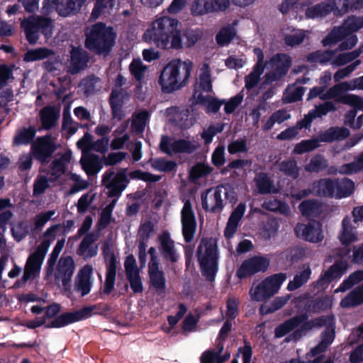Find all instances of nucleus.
<instances>
[{"label": "nucleus", "instance_id": "obj_10", "mask_svg": "<svg viewBox=\"0 0 363 363\" xmlns=\"http://www.w3.org/2000/svg\"><path fill=\"white\" fill-rule=\"evenodd\" d=\"M127 169H123L116 174L107 170L102 177V184L108 189V197H119L126 188L129 180L126 175Z\"/></svg>", "mask_w": 363, "mask_h": 363}, {"label": "nucleus", "instance_id": "obj_42", "mask_svg": "<svg viewBox=\"0 0 363 363\" xmlns=\"http://www.w3.org/2000/svg\"><path fill=\"white\" fill-rule=\"evenodd\" d=\"M311 275V269L308 265L300 273L296 274L294 279L290 281L287 285V289L290 291L298 289L303 284L307 283Z\"/></svg>", "mask_w": 363, "mask_h": 363}, {"label": "nucleus", "instance_id": "obj_59", "mask_svg": "<svg viewBox=\"0 0 363 363\" xmlns=\"http://www.w3.org/2000/svg\"><path fill=\"white\" fill-rule=\"evenodd\" d=\"M116 4V0H95L91 11V17L98 18L106 9H111Z\"/></svg>", "mask_w": 363, "mask_h": 363}, {"label": "nucleus", "instance_id": "obj_9", "mask_svg": "<svg viewBox=\"0 0 363 363\" xmlns=\"http://www.w3.org/2000/svg\"><path fill=\"white\" fill-rule=\"evenodd\" d=\"M92 222L90 216H86L75 236L76 238H79L85 235L77 250V254L84 259L94 257L98 253V245H93L97 240L96 236L93 233H86L91 228Z\"/></svg>", "mask_w": 363, "mask_h": 363}, {"label": "nucleus", "instance_id": "obj_38", "mask_svg": "<svg viewBox=\"0 0 363 363\" xmlns=\"http://www.w3.org/2000/svg\"><path fill=\"white\" fill-rule=\"evenodd\" d=\"M352 230L350 219L347 217L344 218L342 221V231L339 235V239L342 245L345 247H349L352 242L357 239Z\"/></svg>", "mask_w": 363, "mask_h": 363}, {"label": "nucleus", "instance_id": "obj_15", "mask_svg": "<svg viewBox=\"0 0 363 363\" xmlns=\"http://www.w3.org/2000/svg\"><path fill=\"white\" fill-rule=\"evenodd\" d=\"M347 268L348 263L346 260H337L320 274L318 279L315 281L314 287L318 290L326 289L333 280L341 278L346 272Z\"/></svg>", "mask_w": 363, "mask_h": 363}, {"label": "nucleus", "instance_id": "obj_11", "mask_svg": "<svg viewBox=\"0 0 363 363\" xmlns=\"http://www.w3.org/2000/svg\"><path fill=\"white\" fill-rule=\"evenodd\" d=\"M94 306H84L82 309L63 313L45 325L46 328H60L85 320L91 316Z\"/></svg>", "mask_w": 363, "mask_h": 363}, {"label": "nucleus", "instance_id": "obj_54", "mask_svg": "<svg viewBox=\"0 0 363 363\" xmlns=\"http://www.w3.org/2000/svg\"><path fill=\"white\" fill-rule=\"evenodd\" d=\"M235 34V30L233 27H224L221 28L216 34V43L220 46L228 45L234 38Z\"/></svg>", "mask_w": 363, "mask_h": 363}, {"label": "nucleus", "instance_id": "obj_21", "mask_svg": "<svg viewBox=\"0 0 363 363\" xmlns=\"http://www.w3.org/2000/svg\"><path fill=\"white\" fill-rule=\"evenodd\" d=\"M245 203L241 202L232 211L224 230V235L225 238H230L236 233L239 223L245 214Z\"/></svg>", "mask_w": 363, "mask_h": 363}, {"label": "nucleus", "instance_id": "obj_57", "mask_svg": "<svg viewBox=\"0 0 363 363\" xmlns=\"http://www.w3.org/2000/svg\"><path fill=\"white\" fill-rule=\"evenodd\" d=\"M153 169L162 172H170L176 169L177 164L172 160H167L165 158H156L152 162Z\"/></svg>", "mask_w": 363, "mask_h": 363}, {"label": "nucleus", "instance_id": "obj_16", "mask_svg": "<svg viewBox=\"0 0 363 363\" xmlns=\"http://www.w3.org/2000/svg\"><path fill=\"white\" fill-rule=\"evenodd\" d=\"M270 62L275 68L265 74L267 83H272L284 77L291 65V59L287 54L277 53L270 59Z\"/></svg>", "mask_w": 363, "mask_h": 363}, {"label": "nucleus", "instance_id": "obj_5", "mask_svg": "<svg viewBox=\"0 0 363 363\" xmlns=\"http://www.w3.org/2000/svg\"><path fill=\"white\" fill-rule=\"evenodd\" d=\"M196 256L202 276L208 282L214 281L218 271L216 240L213 238H203L198 246Z\"/></svg>", "mask_w": 363, "mask_h": 363}, {"label": "nucleus", "instance_id": "obj_13", "mask_svg": "<svg viewBox=\"0 0 363 363\" xmlns=\"http://www.w3.org/2000/svg\"><path fill=\"white\" fill-rule=\"evenodd\" d=\"M222 195L223 187L220 186H216L214 189H208L202 192L201 199L203 209L212 213H220L225 207Z\"/></svg>", "mask_w": 363, "mask_h": 363}, {"label": "nucleus", "instance_id": "obj_12", "mask_svg": "<svg viewBox=\"0 0 363 363\" xmlns=\"http://www.w3.org/2000/svg\"><path fill=\"white\" fill-rule=\"evenodd\" d=\"M182 233L185 242L193 241L196 231L197 223L190 200H186L181 211Z\"/></svg>", "mask_w": 363, "mask_h": 363}, {"label": "nucleus", "instance_id": "obj_63", "mask_svg": "<svg viewBox=\"0 0 363 363\" xmlns=\"http://www.w3.org/2000/svg\"><path fill=\"white\" fill-rule=\"evenodd\" d=\"M55 211H48L36 215L34 218V227L31 228L32 233L42 230L45 223L55 215Z\"/></svg>", "mask_w": 363, "mask_h": 363}, {"label": "nucleus", "instance_id": "obj_35", "mask_svg": "<svg viewBox=\"0 0 363 363\" xmlns=\"http://www.w3.org/2000/svg\"><path fill=\"white\" fill-rule=\"evenodd\" d=\"M338 172L342 175H352L363 172V151L354 157V161L341 165Z\"/></svg>", "mask_w": 363, "mask_h": 363}, {"label": "nucleus", "instance_id": "obj_62", "mask_svg": "<svg viewBox=\"0 0 363 363\" xmlns=\"http://www.w3.org/2000/svg\"><path fill=\"white\" fill-rule=\"evenodd\" d=\"M150 284L157 292H163L166 288V278L164 272L148 274Z\"/></svg>", "mask_w": 363, "mask_h": 363}, {"label": "nucleus", "instance_id": "obj_56", "mask_svg": "<svg viewBox=\"0 0 363 363\" xmlns=\"http://www.w3.org/2000/svg\"><path fill=\"white\" fill-rule=\"evenodd\" d=\"M362 54V50L356 49L353 51L339 54L333 61V65L336 66L345 65L354 60Z\"/></svg>", "mask_w": 363, "mask_h": 363}, {"label": "nucleus", "instance_id": "obj_30", "mask_svg": "<svg viewBox=\"0 0 363 363\" xmlns=\"http://www.w3.org/2000/svg\"><path fill=\"white\" fill-rule=\"evenodd\" d=\"M122 89L118 90V89L113 88L109 96L112 117L118 121H121L125 117V113L123 110V101L120 99Z\"/></svg>", "mask_w": 363, "mask_h": 363}, {"label": "nucleus", "instance_id": "obj_39", "mask_svg": "<svg viewBox=\"0 0 363 363\" xmlns=\"http://www.w3.org/2000/svg\"><path fill=\"white\" fill-rule=\"evenodd\" d=\"M305 307L307 311L311 313H318L330 307V300L327 296L318 297L315 299L308 300Z\"/></svg>", "mask_w": 363, "mask_h": 363}, {"label": "nucleus", "instance_id": "obj_40", "mask_svg": "<svg viewBox=\"0 0 363 363\" xmlns=\"http://www.w3.org/2000/svg\"><path fill=\"white\" fill-rule=\"evenodd\" d=\"M336 53L337 50H316L308 55L307 61L311 63L325 65L335 57Z\"/></svg>", "mask_w": 363, "mask_h": 363}, {"label": "nucleus", "instance_id": "obj_19", "mask_svg": "<svg viewBox=\"0 0 363 363\" xmlns=\"http://www.w3.org/2000/svg\"><path fill=\"white\" fill-rule=\"evenodd\" d=\"M158 240L159 250L163 258L172 263H175L179 260V255L174 246V242L171 239L170 235L167 231L163 232L159 235Z\"/></svg>", "mask_w": 363, "mask_h": 363}, {"label": "nucleus", "instance_id": "obj_28", "mask_svg": "<svg viewBox=\"0 0 363 363\" xmlns=\"http://www.w3.org/2000/svg\"><path fill=\"white\" fill-rule=\"evenodd\" d=\"M105 261L106 262V272L103 292L105 294H109L114 289L117 269V259L116 255H112L111 258Z\"/></svg>", "mask_w": 363, "mask_h": 363}, {"label": "nucleus", "instance_id": "obj_50", "mask_svg": "<svg viewBox=\"0 0 363 363\" xmlns=\"http://www.w3.org/2000/svg\"><path fill=\"white\" fill-rule=\"evenodd\" d=\"M328 167V161L321 155H316L313 157L305 169L309 172L318 173L325 170Z\"/></svg>", "mask_w": 363, "mask_h": 363}, {"label": "nucleus", "instance_id": "obj_23", "mask_svg": "<svg viewBox=\"0 0 363 363\" xmlns=\"http://www.w3.org/2000/svg\"><path fill=\"white\" fill-rule=\"evenodd\" d=\"M50 244L51 240H43L36 250L28 257L26 265L39 272Z\"/></svg>", "mask_w": 363, "mask_h": 363}, {"label": "nucleus", "instance_id": "obj_26", "mask_svg": "<svg viewBox=\"0 0 363 363\" xmlns=\"http://www.w3.org/2000/svg\"><path fill=\"white\" fill-rule=\"evenodd\" d=\"M350 135V130L345 127H330L319 135V140L322 143H331L346 139Z\"/></svg>", "mask_w": 363, "mask_h": 363}, {"label": "nucleus", "instance_id": "obj_47", "mask_svg": "<svg viewBox=\"0 0 363 363\" xmlns=\"http://www.w3.org/2000/svg\"><path fill=\"white\" fill-rule=\"evenodd\" d=\"M52 52L46 48L28 50L24 54L23 60L27 62L41 60L48 57Z\"/></svg>", "mask_w": 363, "mask_h": 363}, {"label": "nucleus", "instance_id": "obj_52", "mask_svg": "<svg viewBox=\"0 0 363 363\" xmlns=\"http://www.w3.org/2000/svg\"><path fill=\"white\" fill-rule=\"evenodd\" d=\"M257 188L258 189V192L261 194H267L272 192H274L273 191V182L270 179L268 175L266 173H262L259 175V177L255 179Z\"/></svg>", "mask_w": 363, "mask_h": 363}, {"label": "nucleus", "instance_id": "obj_24", "mask_svg": "<svg viewBox=\"0 0 363 363\" xmlns=\"http://www.w3.org/2000/svg\"><path fill=\"white\" fill-rule=\"evenodd\" d=\"M86 0H60L56 11L59 16L68 17L80 12Z\"/></svg>", "mask_w": 363, "mask_h": 363}, {"label": "nucleus", "instance_id": "obj_17", "mask_svg": "<svg viewBox=\"0 0 363 363\" xmlns=\"http://www.w3.org/2000/svg\"><path fill=\"white\" fill-rule=\"evenodd\" d=\"M294 231L298 238L310 242L317 243L323 240L321 225L315 220L309 221L307 224L298 223Z\"/></svg>", "mask_w": 363, "mask_h": 363}, {"label": "nucleus", "instance_id": "obj_58", "mask_svg": "<svg viewBox=\"0 0 363 363\" xmlns=\"http://www.w3.org/2000/svg\"><path fill=\"white\" fill-rule=\"evenodd\" d=\"M319 135L317 139H309L302 140L300 143L297 144L294 147V152L296 154H303L305 152H308L312 151L319 146Z\"/></svg>", "mask_w": 363, "mask_h": 363}, {"label": "nucleus", "instance_id": "obj_36", "mask_svg": "<svg viewBox=\"0 0 363 363\" xmlns=\"http://www.w3.org/2000/svg\"><path fill=\"white\" fill-rule=\"evenodd\" d=\"M298 208L301 214L306 217H318L322 213L320 203L314 199L304 200L299 204Z\"/></svg>", "mask_w": 363, "mask_h": 363}, {"label": "nucleus", "instance_id": "obj_29", "mask_svg": "<svg viewBox=\"0 0 363 363\" xmlns=\"http://www.w3.org/2000/svg\"><path fill=\"white\" fill-rule=\"evenodd\" d=\"M37 130L33 125L23 127L18 129L13 137V145H28L33 142Z\"/></svg>", "mask_w": 363, "mask_h": 363}, {"label": "nucleus", "instance_id": "obj_45", "mask_svg": "<svg viewBox=\"0 0 363 363\" xmlns=\"http://www.w3.org/2000/svg\"><path fill=\"white\" fill-rule=\"evenodd\" d=\"M342 26H335L331 31L322 40V44L324 47L331 46L338 42L342 41L347 37Z\"/></svg>", "mask_w": 363, "mask_h": 363}, {"label": "nucleus", "instance_id": "obj_27", "mask_svg": "<svg viewBox=\"0 0 363 363\" xmlns=\"http://www.w3.org/2000/svg\"><path fill=\"white\" fill-rule=\"evenodd\" d=\"M71 158L72 152L68 151L61 155L60 157L52 160L50 165V169L51 170V176L53 177L54 181L58 179L65 174L67 166L70 162Z\"/></svg>", "mask_w": 363, "mask_h": 363}, {"label": "nucleus", "instance_id": "obj_14", "mask_svg": "<svg viewBox=\"0 0 363 363\" xmlns=\"http://www.w3.org/2000/svg\"><path fill=\"white\" fill-rule=\"evenodd\" d=\"M269 266L267 258L254 256L245 259L236 271V277L240 279H246L259 272H265Z\"/></svg>", "mask_w": 363, "mask_h": 363}, {"label": "nucleus", "instance_id": "obj_8", "mask_svg": "<svg viewBox=\"0 0 363 363\" xmlns=\"http://www.w3.org/2000/svg\"><path fill=\"white\" fill-rule=\"evenodd\" d=\"M286 279L284 273L274 274L265 278L254 289L250 290V297L255 301H264L278 292L283 282Z\"/></svg>", "mask_w": 363, "mask_h": 363}, {"label": "nucleus", "instance_id": "obj_64", "mask_svg": "<svg viewBox=\"0 0 363 363\" xmlns=\"http://www.w3.org/2000/svg\"><path fill=\"white\" fill-rule=\"evenodd\" d=\"M279 169L284 174L294 179H296L298 176L297 164L294 160L282 161L279 165Z\"/></svg>", "mask_w": 363, "mask_h": 363}, {"label": "nucleus", "instance_id": "obj_49", "mask_svg": "<svg viewBox=\"0 0 363 363\" xmlns=\"http://www.w3.org/2000/svg\"><path fill=\"white\" fill-rule=\"evenodd\" d=\"M210 0H194L191 6V14L194 16H202L211 13Z\"/></svg>", "mask_w": 363, "mask_h": 363}, {"label": "nucleus", "instance_id": "obj_2", "mask_svg": "<svg viewBox=\"0 0 363 363\" xmlns=\"http://www.w3.org/2000/svg\"><path fill=\"white\" fill-rule=\"evenodd\" d=\"M191 65L181 60H172L160 72L158 84L162 93L171 94L184 87L190 77Z\"/></svg>", "mask_w": 363, "mask_h": 363}, {"label": "nucleus", "instance_id": "obj_32", "mask_svg": "<svg viewBox=\"0 0 363 363\" xmlns=\"http://www.w3.org/2000/svg\"><path fill=\"white\" fill-rule=\"evenodd\" d=\"M75 264L71 256L61 257L57 268L55 279L62 277H72Z\"/></svg>", "mask_w": 363, "mask_h": 363}, {"label": "nucleus", "instance_id": "obj_44", "mask_svg": "<svg viewBox=\"0 0 363 363\" xmlns=\"http://www.w3.org/2000/svg\"><path fill=\"white\" fill-rule=\"evenodd\" d=\"M150 117V113L146 109L135 113L133 115L132 127L136 132L143 133L149 122Z\"/></svg>", "mask_w": 363, "mask_h": 363}, {"label": "nucleus", "instance_id": "obj_18", "mask_svg": "<svg viewBox=\"0 0 363 363\" xmlns=\"http://www.w3.org/2000/svg\"><path fill=\"white\" fill-rule=\"evenodd\" d=\"M308 320L307 313L295 315L285 320L275 328L274 337L276 338H281L289 334L286 337H288L294 330H299Z\"/></svg>", "mask_w": 363, "mask_h": 363}, {"label": "nucleus", "instance_id": "obj_41", "mask_svg": "<svg viewBox=\"0 0 363 363\" xmlns=\"http://www.w3.org/2000/svg\"><path fill=\"white\" fill-rule=\"evenodd\" d=\"M354 183L348 178L337 180L335 189V198L342 199L350 196L354 191Z\"/></svg>", "mask_w": 363, "mask_h": 363}, {"label": "nucleus", "instance_id": "obj_61", "mask_svg": "<svg viewBox=\"0 0 363 363\" xmlns=\"http://www.w3.org/2000/svg\"><path fill=\"white\" fill-rule=\"evenodd\" d=\"M99 80V78L94 75H90L82 80L80 86L86 96H89L95 93L96 84Z\"/></svg>", "mask_w": 363, "mask_h": 363}, {"label": "nucleus", "instance_id": "obj_37", "mask_svg": "<svg viewBox=\"0 0 363 363\" xmlns=\"http://www.w3.org/2000/svg\"><path fill=\"white\" fill-rule=\"evenodd\" d=\"M348 90H352L350 82H340L328 89L325 93L320 96V99L323 101L333 99H339Z\"/></svg>", "mask_w": 363, "mask_h": 363}, {"label": "nucleus", "instance_id": "obj_48", "mask_svg": "<svg viewBox=\"0 0 363 363\" xmlns=\"http://www.w3.org/2000/svg\"><path fill=\"white\" fill-rule=\"evenodd\" d=\"M335 102L349 105L353 108L352 110L357 111H363V99L355 94H345L339 99H336Z\"/></svg>", "mask_w": 363, "mask_h": 363}, {"label": "nucleus", "instance_id": "obj_31", "mask_svg": "<svg viewBox=\"0 0 363 363\" xmlns=\"http://www.w3.org/2000/svg\"><path fill=\"white\" fill-rule=\"evenodd\" d=\"M80 162L83 169L88 175L96 174L102 168L101 160L97 155L91 154L83 156Z\"/></svg>", "mask_w": 363, "mask_h": 363}, {"label": "nucleus", "instance_id": "obj_60", "mask_svg": "<svg viewBox=\"0 0 363 363\" xmlns=\"http://www.w3.org/2000/svg\"><path fill=\"white\" fill-rule=\"evenodd\" d=\"M129 177L131 179H138L146 182H159L162 177L155 175L147 172H143L141 169H136L129 173Z\"/></svg>", "mask_w": 363, "mask_h": 363}, {"label": "nucleus", "instance_id": "obj_34", "mask_svg": "<svg viewBox=\"0 0 363 363\" xmlns=\"http://www.w3.org/2000/svg\"><path fill=\"white\" fill-rule=\"evenodd\" d=\"M41 124L44 129L50 130L55 126L59 113L55 107L48 106L40 111Z\"/></svg>", "mask_w": 363, "mask_h": 363}, {"label": "nucleus", "instance_id": "obj_25", "mask_svg": "<svg viewBox=\"0 0 363 363\" xmlns=\"http://www.w3.org/2000/svg\"><path fill=\"white\" fill-rule=\"evenodd\" d=\"M89 56L86 51L80 48H73L70 52V72H79L87 65Z\"/></svg>", "mask_w": 363, "mask_h": 363}, {"label": "nucleus", "instance_id": "obj_46", "mask_svg": "<svg viewBox=\"0 0 363 363\" xmlns=\"http://www.w3.org/2000/svg\"><path fill=\"white\" fill-rule=\"evenodd\" d=\"M341 26L347 36L352 35L353 33L363 28V16H350L345 20Z\"/></svg>", "mask_w": 363, "mask_h": 363}, {"label": "nucleus", "instance_id": "obj_33", "mask_svg": "<svg viewBox=\"0 0 363 363\" xmlns=\"http://www.w3.org/2000/svg\"><path fill=\"white\" fill-rule=\"evenodd\" d=\"M363 304V284L350 291L340 302L342 308L356 307Z\"/></svg>", "mask_w": 363, "mask_h": 363}, {"label": "nucleus", "instance_id": "obj_53", "mask_svg": "<svg viewBox=\"0 0 363 363\" xmlns=\"http://www.w3.org/2000/svg\"><path fill=\"white\" fill-rule=\"evenodd\" d=\"M363 281V271L357 270L352 272L345 279L338 287V291H345L352 288L355 284Z\"/></svg>", "mask_w": 363, "mask_h": 363}, {"label": "nucleus", "instance_id": "obj_3", "mask_svg": "<svg viewBox=\"0 0 363 363\" xmlns=\"http://www.w3.org/2000/svg\"><path fill=\"white\" fill-rule=\"evenodd\" d=\"M85 48L99 55H108L116 43V33L113 27L105 23L97 22L91 25L85 34Z\"/></svg>", "mask_w": 363, "mask_h": 363}, {"label": "nucleus", "instance_id": "obj_4", "mask_svg": "<svg viewBox=\"0 0 363 363\" xmlns=\"http://www.w3.org/2000/svg\"><path fill=\"white\" fill-rule=\"evenodd\" d=\"M323 327H325V329L320 334V342L328 348L335 337V318L333 314L322 315L310 319L299 330H294L288 337H286L284 342H298L313 329H320Z\"/></svg>", "mask_w": 363, "mask_h": 363}, {"label": "nucleus", "instance_id": "obj_6", "mask_svg": "<svg viewBox=\"0 0 363 363\" xmlns=\"http://www.w3.org/2000/svg\"><path fill=\"white\" fill-rule=\"evenodd\" d=\"M57 149L56 143L51 135H46L38 137L31 145V155H26L21 160L19 169L21 171H27L32 167L33 158L39 162L42 165L50 163L53 154Z\"/></svg>", "mask_w": 363, "mask_h": 363}, {"label": "nucleus", "instance_id": "obj_20", "mask_svg": "<svg viewBox=\"0 0 363 363\" xmlns=\"http://www.w3.org/2000/svg\"><path fill=\"white\" fill-rule=\"evenodd\" d=\"M92 272L93 267L90 264L84 265L78 272L74 283V290L80 292L82 296H85L91 291Z\"/></svg>", "mask_w": 363, "mask_h": 363}, {"label": "nucleus", "instance_id": "obj_22", "mask_svg": "<svg viewBox=\"0 0 363 363\" xmlns=\"http://www.w3.org/2000/svg\"><path fill=\"white\" fill-rule=\"evenodd\" d=\"M337 179L330 178L320 179L313 182V194L320 197H335Z\"/></svg>", "mask_w": 363, "mask_h": 363}, {"label": "nucleus", "instance_id": "obj_55", "mask_svg": "<svg viewBox=\"0 0 363 363\" xmlns=\"http://www.w3.org/2000/svg\"><path fill=\"white\" fill-rule=\"evenodd\" d=\"M337 107L333 101H325L319 105H316L315 108L310 111L312 118H321L327 115L329 112L335 111Z\"/></svg>", "mask_w": 363, "mask_h": 363}, {"label": "nucleus", "instance_id": "obj_43", "mask_svg": "<svg viewBox=\"0 0 363 363\" xmlns=\"http://www.w3.org/2000/svg\"><path fill=\"white\" fill-rule=\"evenodd\" d=\"M212 171L213 168L208 164L197 162L190 169L189 179L191 182H196L199 179L210 174Z\"/></svg>", "mask_w": 363, "mask_h": 363}, {"label": "nucleus", "instance_id": "obj_51", "mask_svg": "<svg viewBox=\"0 0 363 363\" xmlns=\"http://www.w3.org/2000/svg\"><path fill=\"white\" fill-rule=\"evenodd\" d=\"M171 148L175 153L191 154L196 150L197 147L189 140L179 139L171 143Z\"/></svg>", "mask_w": 363, "mask_h": 363}, {"label": "nucleus", "instance_id": "obj_1", "mask_svg": "<svg viewBox=\"0 0 363 363\" xmlns=\"http://www.w3.org/2000/svg\"><path fill=\"white\" fill-rule=\"evenodd\" d=\"M181 23L169 16H163L152 22L143 34L146 42L154 43L162 49L182 48Z\"/></svg>", "mask_w": 363, "mask_h": 363}, {"label": "nucleus", "instance_id": "obj_7", "mask_svg": "<svg viewBox=\"0 0 363 363\" xmlns=\"http://www.w3.org/2000/svg\"><path fill=\"white\" fill-rule=\"evenodd\" d=\"M20 26L23 30L26 40L30 45H35L40 36L43 35L45 39H50L53 33L54 26L50 18L41 16H30L24 18Z\"/></svg>", "mask_w": 363, "mask_h": 363}]
</instances>
